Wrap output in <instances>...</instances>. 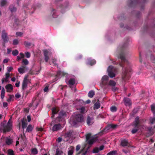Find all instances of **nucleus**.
<instances>
[{"mask_svg": "<svg viewBox=\"0 0 155 155\" xmlns=\"http://www.w3.org/2000/svg\"><path fill=\"white\" fill-rule=\"evenodd\" d=\"M5 123V122H4L2 123L1 124V127L0 128V130L4 133L9 131L11 130L12 127V123L11 119H10L9 120L7 125L4 126V124Z\"/></svg>", "mask_w": 155, "mask_h": 155, "instance_id": "f257e3e1", "label": "nucleus"}, {"mask_svg": "<svg viewBox=\"0 0 155 155\" xmlns=\"http://www.w3.org/2000/svg\"><path fill=\"white\" fill-rule=\"evenodd\" d=\"M86 138L90 144H93L96 140V138L94 136H91V135L90 134H88L86 135Z\"/></svg>", "mask_w": 155, "mask_h": 155, "instance_id": "f03ea898", "label": "nucleus"}, {"mask_svg": "<svg viewBox=\"0 0 155 155\" xmlns=\"http://www.w3.org/2000/svg\"><path fill=\"white\" fill-rule=\"evenodd\" d=\"M10 77V74L9 73L7 72L5 74V77L3 78L2 80V84L4 83H7L9 82V78Z\"/></svg>", "mask_w": 155, "mask_h": 155, "instance_id": "7ed1b4c3", "label": "nucleus"}, {"mask_svg": "<svg viewBox=\"0 0 155 155\" xmlns=\"http://www.w3.org/2000/svg\"><path fill=\"white\" fill-rule=\"evenodd\" d=\"M114 69L113 67L112 66H110L108 68V75L111 78H113L115 76L114 73L112 72V71Z\"/></svg>", "mask_w": 155, "mask_h": 155, "instance_id": "20e7f679", "label": "nucleus"}, {"mask_svg": "<svg viewBox=\"0 0 155 155\" xmlns=\"http://www.w3.org/2000/svg\"><path fill=\"white\" fill-rule=\"evenodd\" d=\"M5 88L6 89L7 91L8 92H11L13 89L12 86L10 84H8L6 85Z\"/></svg>", "mask_w": 155, "mask_h": 155, "instance_id": "39448f33", "label": "nucleus"}, {"mask_svg": "<svg viewBox=\"0 0 155 155\" xmlns=\"http://www.w3.org/2000/svg\"><path fill=\"white\" fill-rule=\"evenodd\" d=\"M62 128V127L60 124H56L52 128L53 131H57Z\"/></svg>", "mask_w": 155, "mask_h": 155, "instance_id": "423d86ee", "label": "nucleus"}, {"mask_svg": "<svg viewBox=\"0 0 155 155\" xmlns=\"http://www.w3.org/2000/svg\"><path fill=\"white\" fill-rule=\"evenodd\" d=\"M9 9L12 13L15 12L17 10V8L13 5H10Z\"/></svg>", "mask_w": 155, "mask_h": 155, "instance_id": "0eeeda50", "label": "nucleus"}, {"mask_svg": "<svg viewBox=\"0 0 155 155\" xmlns=\"http://www.w3.org/2000/svg\"><path fill=\"white\" fill-rule=\"evenodd\" d=\"M138 0H130L128 2L130 6H132L138 3Z\"/></svg>", "mask_w": 155, "mask_h": 155, "instance_id": "6e6552de", "label": "nucleus"}, {"mask_svg": "<svg viewBox=\"0 0 155 155\" xmlns=\"http://www.w3.org/2000/svg\"><path fill=\"white\" fill-rule=\"evenodd\" d=\"M121 145L123 147H125L128 146L129 145V144L127 140H123L121 142Z\"/></svg>", "mask_w": 155, "mask_h": 155, "instance_id": "1a4fd4ad", "label": "nucleus"}, {"mask_svg": "<svg viewBox=\"0 0 155 155\" xmlns=\"http://www.w3.org/2000/svg\"><path fill=\"white\" fill-rule=\"evenodd\" d=\"M75 118L78 122H81L83 120V117L81 114L76 115L75 117Z\"/></svg>", "mask_w": 155, "mask_h": 155, "instance_id": "9d476101", "label": "nucleus"}, {"mask_svg": "<svg viewBox=\"0 0 155 155\" xmlns=\"http://www.w3.org/2000/svg\"><path fill=\"white\" fill-rule=\"evenodd\" d=\"M2 38L4 41H5L7 40V34L5 31H2Z\"/></svg>", "mask_w": 155, "mask_h": 155, "instance_id": "9b49d317", "label": "nucleus"}, {"mask_svg": "<svg viewBox=\"0 0 155 155\" xmlns=\"http://www.w3.org/2000/svg\"><path fill=\"white\" fill-rule=\"evenodd\" d=\"M125 104L126 106H130L131 105V102L130 100L128 98L124 99Z\"/></svg>", "mask_w": 155, "mask_h": 155, "instance_id": "f8f14e48", "label": "nucleus"}, {"mask_svg": "<svg viewBox=\"0 0 155 155\" xmlns=\"http://www.w3.org/2000/svg\"><path fill=\"white\" fill-rule=\"evenodd\" d=\"M25 67L24 66H22L21 67L19 68L18 69V72L21 74H23L25 72Z\"/></svg>", "mask_w": 155, "mask_h": 155, "instance_id": "ddd939ff", "label": "nucleus"}, {"mask_svg": "<svg viewBox=\"0 0 155 155\" xmlns=\"http://www.w3.org/2000/svg\"><path fill=\"white\" fill-rule=\"evenodd\" d=\"M75 83V80L74 79H71L68 81V84L70 86L74 85Z\"/></svg>", "mask_w": 155, "mask_h": 155, "instance_id": "4468645a", "label": "nucleus"}, {"mask_svg": "<svg viewBox=\"0 0 155 155\" xmlns=\"http://www.w3.org/2000/svg\"><path fill=\"white\" fill-rule=\"evenodd\" d=\"M44 52L45 56V59L46 61L47 62L49 59L48 57V52L47 50H44Z\"/></svg>", "mask_w": 155, "mask_h": 155, "instance_id": "2eb2a0df", "label": "nucleus"}, {"mask_svg": "<svg viewBox=\"0 0 155 155\" xmlns=\"http://www.w3.org/2000/svg\"><path fill=\"white\" fill-rule=\"evenodd\" d=\"M74 150V148L73 147H70V150H69L68 152V155H72Z\"/></svg>", "mask_w": 155, "mask_h": 155, "instance_id": "dca6fc26", "label": "nucleus"}, {"mask_svg": "<svg viewBox=\"0 0 155 155\" xmlns=\"http://www.w3.org/2000/svg\"><path fill=\"white\" fill-rule=\"evenodd\" d=\"M5 93V90L4 88H3L1 91V98L2 99H3L4 97Z\"/></svg>", "mask_w": 155, "mask_h": 155, "instance_id": "f3484780", "label": "nucleus"}, {"mask_svg": "<svg viewBox=\"0 0 155 155\" xmlns=\"http://www.w3.org/2000/svg\"><path fill=\"white\" fill-rule=\"evenodd\" d=\"M92 119L89 117H88L87 119V123L88 125H91L92 124L93 122L92 120Z\"/></svg>", "mask_w": 155, "mask_h": 155, "instance_id": "a211bd4d", "label": "nucleus"}, {"mask_svg": "<svg viewBox=\"0 0 155 155\" xmlns=\"http://www.w3.org/2000/svg\"><path fill=\"white\" fill-rule=\"evenodd\" d=\"M33 127L31 125H29L26 129V131L28 132H31L33 129Z\"/></svg>", "mask_w": 155, "mask_h": 155, "instance_id": "6ab92c4d", "label": "nucleus"}, {"mask_svg": "<svg viewBox=\"0 0 155 155\" xmlns=\"http://www.w3.org/2000/svg\"><path fill=\"white\" fill-rule=\"evenodd\" d=\"M94 95V92L93 91H90L88 94V96L90 97H92Z\"/></svg>", "mask_w": 155, "mask_h": 155, "instance_id": "aec40b11", "label": "nucleus"}, {"mask_svg": "<svg viewBox=\"0 0 155 155\" xmlns=\"http://www.w3.org/2000/svg\"><path fill=\"white\" fill-rule=\"evenodd\" d=\"M7 2L6 0H2L1 1L0 4L2 7L4 6L7 4Z\"/></svg>", "mask_w": 155, "mask_h": 155, "instance_id": "412c9836", "label": "nucleus"}, {"mask_svg": "<svg viewBox=\"0 0 155 155\" xmlns=\"http://www.w3.org/2000/svg\"><path fill=\"white\" fill-rule=\"evenodd\" d=\"M63 154V152L61 150L58 149L56 151V155H62Z\"/></svg>", "mask_w": 155, "mask_h": 155, "instance_id": "4be33fe9", "label": "nucleus"}, {"mask_svg": "<svg viewBox=\"0 0 155 155\" xmlns=\"http://www.w3.org/2000/svg\"><path fill=\"white\" fill-rule=\"evenodd\" d=\"M13 142L12 140L10 139L7 138L6 140V143L8 145H10Z\"/></svg>", "mask_w": 155, "mask_h": 155, "instance_id": "5701e85b", "label": "nucleus"}, {"mask_svg": "<svg viewBox=\"0 0 155 155\" xmlns=\"http://www.w3.org/2000/svg\"><path fill=\"white\" fill-rule=\"evenodd\" d=\"M107 155H116V151H112L108 153Z\"/></svg>", "mask_w": 155, "mask_h": 155, "instance_id": "b1692460", "label": "nucleus"}, {"mask_svg": "<svg viewBox=\"0 0 155 155\" xmlns=\"http://www.w3.org/2000/svg\"><path fill=\"white\" fill-rule=\"evenodd\" d=\"M41 6V4L38 3L36 6H34L33 7H32V9H33V10H35L36 8H40Z\"/></svg>", "mask_w": 155, "mask_h": 155, "instance_id": "393cba45", "label": "nucleus"}, {"mask_svg": "<svg viewBox=\"0 0 155 155\" xmlns=\"http://www.w3.org/2000/svg\"><path fill=\"white\" fill-rule=\"evenodd\" d=\"M100 107V104L98 103H96L95 104L94 106V109H97Z\"/></svg>", "mask_w": 155, "mask_h": 155, "instance_id": "a878e982", "label": "nucleus"}, {"mask_svg": "<svg viewBox=\"0 0 155 155\" xmlns=\"http://www.w3.org/2000/svg\"><path fill=\"white\" fill-rule=\"evenodd\" d=\"M31 153L34 154H37L38 153V150L36 148H34L31 150Z\"/></svg>", "mask_w": 155, "mask_h": 155, "instance_id": "bb28decb", "label": "nucleus"}, {"mask_svg": "<svg viewBox=\"0 0 155 155\" xmlns=\"http://www.w3.org/2000/svg\"><path fill=\"white\" fill-rule=\"evenodd\" d=\"M22 63L25 65H26L28 64V61L26 59H24L22 61Z\"/></svg>", "mask_w": 155, "mask_h": 155, "instance_id": "cd10ccee", "label": "nucleus"}, {"mask_svg": "<svg viewBox=\"0 0 155 155\" xmlns=\"http://www.w3.org/2000/svg\"><path fill=\"white\" fill-rule=\"evenodd\" d=\"M109 84L110 85L113 86L115 85L116 83L113 81H110Z\"/></svg>", "mask_w": 155, "mask_h": 155, "instance_id": "c85d7f7f", "label": "nucleus"}, {"mask_svg": "<svg viewBox=\"0 0 155 155\" xmlns=\"http://www.w3.org/2000/svg\"><path fill=\"white\" fill-rule=\"evenodd\" d=\"M58 111V110L57 109L55 108H53L52 110V113L53 115L56 114Z\"/></svg>", "mask_w": 155, "mask_h": 155, "instance_id": "c756f323", "label": "nucleus"}, {"mask_svg": "<svg viewBox=\"0 0 155 155\" xmlns=\"http://www.w3.org/2000/svg\"><path fill=\"white\" fill-rule=\"evenodd\" d=\"M108 79V77L107 76L104 75V76L102 79V81L103 82L104 81H107Z\"/></svg>", "mask_w": 155, "mask_h": 155, "instance_id": "7c9ffc66", "label": "nucleus"}, {"mask_svg": "<svg viewBox=\"0 0 155 155\" xmlns=\"http://www.w3.org/2000/svg\"><path fill=\"white\" fill-rule=\"evenodd\" d=\"M151 109L153 113H155V105L154 104H152L151 106Z\"/></svg>", "mask_w": 155, "mask_h": 155, "instance_id": "2f4dec72", "label": "nucleus"}, {"mask_svg": "<svg viewBox=\"0 0 155 155\" xmlns=\"http://www.w3.org/2000/svg\"><path fill=\"white\" fill-rule=\"evenodd\" d=\"M55 10L54 9H53L52 10V12H53L52 16L54 18H56L57 17V15H55Z\"/></svg>", "mask_w": 155, "mask_h": 155, "instance_id": "473e14b6", "label": "nucleus"}, {"mask_svg": "<svg viewBox=\"0 0 155 155\" xmlns=\"http://www.w3.org/2000/svg\"><path fill=\"white\" fill-rule=\"evenodd\" d=\"M99 149L97 147L95 148L93 150V153H97L99 151Z\"/></svg>", "mask_w": 155, "mask_h": 155, "instance_id": "72a5a7b5", "label": "nucleus"}, {"mask_svg": "<svg viewBox=\"0 0 155 155\" xmlns=\"http://www.w3.org/2000/svg\"><path fill=\"white\" fill-rule=\"evenodd\" d=\"M27 82H25L23 81L22 83V88L23 89H24L26 87L27 84Z\"/></svg>", "mask_w": 155, "mask_h": 155, "instance_id": "f704fd0d", "label": "nucleus"}, {"mask_svg": "<svg viewBox=\"0 0 155 155\" xmlns=\"http://www.w3.org/2000/svg\"><path fill=\"white\" fill-rule=\"evenodd\" d=\"M22 128H24L26 127L27 125V124L23 120H22Z\"/></svg>", "mask_w": 155, "mask_h": 155, "instance_id": "c9c22d12", "label": "nucleus"}, {"mask_svg": "<svg viewBox=\"0 0 155 155\" xmlns=\"http://www.w3.org/2000/svg\"><path fill=\"white\" fill-rule=\"evenodd\" d=\"M8 153L9 155H13V151L11 150H8Z\"/></svg>", "mask_w": 155, "mask_h": 155, "instance_id": "e433bc0d", "label": "nucleus"}, {"mask_svg": "<svg viewBox=\"0 0 155 155\" xmlns=\"http://www.w3.org/2000/svg\"><path fill=\"white\" fill-rule=\"evenodd\" d=\"M110 110L112 112H114L116 111L117 108L115 106H112L110 108Z\"/></svg>", "mask_w": 155, "mask_h": 155, "instance_id": "4c0bfd02", "label": "nucleus"}, {"mask_svg": "<svg viewBox=\"0 0 155 155\" xmlns=\"http://www.w3.org/2000/svg\"><path fill=\"white\" fill-rule=\"evenodd\" d=\"M12 54L14 55H16L18 54V51L17 50H15L12 51Z\"/></svg>", "mask_w": 155, "mask_h": 155, "instance_id": "58836bf2", "label": "nucleus"}, {"mask_svg": "<svg viewBox=\"0 0 155 155\" xmlns=\"http://www.w3.org/2000/svg\"><path fill=\"white\" fill-rule=\"evenodd\" d=\"M13 69V68L12 67H7V70H8V73H9L10 71Z\"/></svg>", "mask_w": 155, "mask_h": 155, "instance_id": "ea45409f", "label": "nucleus"}, {"mask_svg": "<svg viewBox=\"0 0 155 155\" xmlns=\"http://www.w3.org/2000/svg\"><path fill=\"white\" fill-rule=\"evenodd\" d=\"M23 35V33L20 32H16V35L17 36L21 37Z\"/></svg>", "mask_w": 155, "mask_h": 155, "instance_id": "a19ab883", "label": "nucleus"}, {"mask_svg": "<svg viewBox=\"0 0 155 155\" xmlns=\"http://www.w3.org/2000/svg\"><path fill=\"white\" fill-rule=\"evenodd\" d=\"M18 41L17 39H15L13 41V44L14 45H16L18 44Z\"/></svg>", "mask_w": 155, "mask_h": 155, "instance_id": "79ce46f5", "label": "nucleus"}, {"mask_svg": "<svg viewBox=\"0 0 155 155\" xmlns=\"http://www.w3.org/2000/svg\"><path fill=\"white\" fill-rule=\"evenodd\" d=\"M9 98L7 100V101L8 102H10L11 101L12 98L13 97V96L11 95H9Z\"/></svg>", "mask_w": 155, "mask_h": 155, "instance_id": "37998d69", "label": "nucleus"}, {"mask_svg": "<svg viewBox=\"0 0 155 155\" xmlns=\"http://www.w3.org/2000/svg\"><path fill=\"white\" fill-rule=\"evenodd\" d=\"M150 121L151 124H153L155 122V118H151L150 119Z\"/></svg>", "mask_w": 155, "mask_h": 155, "instance_id": "c03bdc74", "label": "nucleus"}, {"mask_svg": "<svg viewBox=\"0 0 155 155\" xmlns=\"http://www.w3.org/2000/svg\"><path fill=\"white\" fill-rule=\"evenodd\" d=\"M139 118L138 117H137L136 118L135 120V126L137 125L138 124L139 122Z\"/></svg>", "mask_w": 155, "mask_h": 155, "instance_id": "a18cd8bd", "label": "nucleus"}, {"mask_svg": "<svg viewBox=\"0 0 155 155\" xmlns=\"http://www.w3.org/2000/svg\"><path fill=\"white\" fill-rule=\"evenodd\" d=\"M25 54L27 58H29L30 56V53L28 52L25 53Z\"/></svg>", "mask_w": 155, "mask_h": 155, "instance_id": "49530a36", "label": "nucleus"}, {"mask_svg": "<svg viewBox=\"0 0 155 155\" xmlns=\"http://www.w3.org/2000/svg\"><path fill=\"white\" fill-rule=\"evenodd\" d=\"M80 112L81 113H83L85 111V108L84 107H82L80 109Z\"/></svg>", "mask_w": 155, "mask_h": 155, "instance_id": "de8ad7c7", "label": "nucleus"}, {"mask_svg": "<svg viewBox=\"0 0 155 155\" xmlns=\"http://www.w3.org/2000/svg\"><path fill=\"white\" fill-rule=\"evenodd\" d=\"M3 106L4 107H6L8 106V104L6 102H4L3 103Z\"/></svg>", "mask_w": 155, "mask_h": 155, "instance_id": "09e8293b", "label": "nucleus"}, {"mask_svg": "<svg viewBox=\"0 0 155 155\" xmlns=\"http://www.w3.org/2000/svg\"><path fill=\"white\" fill-rule=\"evenodd\" d=\"M28 76L26 75L25 76L23 81L28 82Z\"/></svg>", "mask_w": 155, "mask_h": 155, "instance_id": "8fccbe9b", "label": "nucleus"}, {"mask_svg": "<svg viewBox=\"0 0 155 155\" xmlns=\"http://www.w3.org/2000/svg\"><path fill=\"white\" fill-rule=\"evenodd\" d=\"M80 146L79 145H78L76 147V150L77 151H78L80 148Z\"/></svg>", "mask_w": 155, "mask_h": 155, "instance_id": "3c124183", "label": "nucleus"}, {"mask_svg": "<svg viewBox=\"0 0 155 155\" xmlns=\"http://www.w3.org/2000/svg\"><path fill=\"white\" fill-rule=\"evenodd\" d=\"M15 97L17 98H18L21 97V95L18 94L17 93L15 95Z\"/></svg>", "mask_w": 155, "mask_h": 155, "instance_id": "603ef678", "label": "nucleus"}, {"mask_svg": "<svg viewBox=\"0 0 155 155\" xmlns=\"http://www.w3.org/2000/svg\"><path fill=\"white\" fill-rule=\"evenodd\" d=\"M20 57L21 58H23L24 57V54L22 53H21L20 54Z\"/></svg>", "mask_w": 155, "mask_h": 155, "instance_id": "864d4df0", "label": "nucleus"}, {"mask_svg": "<svg viewBox=\"0 0 155 155\" xmlns=\"http://www.w3.org/2000/svg\"><path fill=\"white\" fill-rule=\"evenodd\" d=\"M20 82L19 81H17L15 84V85L17 87H19V86Z\"/></svg>", "mask_w": 155, "mask_h": 155, "instance_id": "5fc2aeb1", "label": "nucleus"}, {"mask_svg": "<svg viewBox=\"0 0 155 155\" xmlns=\"http://www.w3.org/2000/svg\"><path fill=\"white\" fill-rule=\"evenodd\" d=\"M36 130L38 131H42L43 130V128L41 127L40 128H37Z\"/></svg>", "mask_w": 155, "mask_h": 155, "instance_id": "6e6d98bb", "label": "nucleus"}, {"mask_svg": "<svg viewBox=\"0 0 155 155\" xmlns=\"http://www.w3.org/2000/svg\"><path fill=\"white\" fill-rule=\"evenodd\" d=\"M48 90V87L47 86L44 89V91L45 92H47Z\"/></svg>", "mask_w": 155, "mask_h": 155, "instance_id": "4d7b16f0", "label": "nucleus"}, {"mask_svg": "<svg viewBox=\"0 0 155 155\" xmlns=\"http://www.w3.org/2000/svg\"><path fill=\"white\" fill-rule=\"evenodd\" d=\"M28 122H30L31 120V118L30 116H28L27 117Z\"/></svg>", "mask_w": 155, "mask_h": 155, "instance_id": "13d9d810", "label": "nucleus"}, {"mask_svg": "<svg viewBox=\"0 0 155 155\" xmlns=\"http://www.w3.org/2000/svg\"><path fill=\"white\" fill-rule=\"evenodd\" d=\"M104 148V146H101L100 147V148L99 149V150H102Z\"/></svg>", "mask_w": 155, "mask_h": 155, "instance_id": "bf43d9fd", "label": "nucleus"}, {"mask_svg": "<svg viewBox=\"0 0 155 155\" xmlns=\"http://www.w3.org/2000/svg\"><path fill=\"white\" fill-rule=\"evenodd\" d=\"M65 114V113L63 112H61L60 113V115L61 116H64Z\"/></svg>", "mask_w": 155, "mask_h": 155, "instance_id": "052dcab7", "label": "nucleus"}, {"mask_svg": "<svg viewBox=\"0 0 155 155\" xmlns=\"http://www.w3.org/2000/svg\"><path fill=\"white\" fill-rule=\"evenodd\" d=\"M57 141L58 142H60L62 141V138L60 137H59L58 138Z\"/></svg>", "mask_w": 155, "mask_h": 155, "instance_id": "680f3d73", "label": "nucleus"}, {"mask_svg": "<svg viewBox=\"0 0 155 155\" xmlns=\"http://www.w3.org/2000/svg\"><path fill=\"white\" fill-rule=\"evenodd\" d=\"M137 131V130L136 129H134L132 130V132L133 134L135 133Z\"/></svg>", "mask_w": 155, "mask_h": 155, "instance_id": "e2e57ef3", "label": "nucleus"}, {"mask_svg": "<svg viewBox=\"0 0 155 155\" xmlns=\"http://www.w3.org/2000/svg\"><path fill=\"white\" fill-rule=\"evenodd\" d=\"M8 62V60L7 59H5L3 60L4 63H7Z\"/></svg>", "mask_w": 155, "mask_h": 155, "instance_id": "0e129e2a", "label": "nucleus"}, {"mask_svg": "<svg viewBox=\"0 0 155 155\" xmlns=\"http://www.w3.org/2000/svg\"><path fill=\"white\" fill-rule=\"evenodd\" d=\"M7 51H8V52H7L9 54L11 51V50L10 49L8 48L7 49Z\"/></svg>", "mask_w": 155, "mask_h": 155, "instance_id": "69168bd1", "label": "nucleus"}, {"mask_svg": "<svg viewBox=\"0 0 155 155\" xmlns=\"http://www.w3.org/2000/svg\"><path fill=\"white\" fill-rule=\"evenodd\" d=\"M21 58L19 56H18L17 57V59L18 61H19Z\"/></svg>", "mask_w": 155, "mask_h": 155, "instance_id": "338daca9", "label": "nucleus"}, {"mask_svg": "<svg viewBox=\"0 0 155 155\" xmlns=\"http://www.w3.org/2000/svg\"><path fill=\"white\" fill-rule=\"evenodd\" d=\"M11 80L12 81H15V78L14 77L12 78L11 79Z\"/></svg>", "mask_w": 155, "mask_h": 155, "instance_id": "774afa93", "label": "nucleus"}]
</instances>
